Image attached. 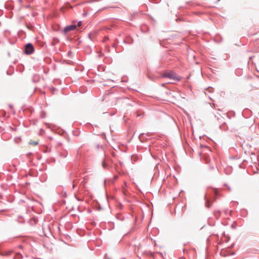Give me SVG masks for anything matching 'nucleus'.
I'll return each mask as SVG.
<instances>
[{
    "mask_svg": "<svg viewBox=\"0 0 259 259\" xmlns=\"http://www.w3.org/2000/svg\"><path fill=\"white\" fill-rule=\"evenodd\" d=\"M163 77L168 78L175 81H180L181 77L174 72H166L163 75Z\"/></svg>",
    "mask_w": 259,
    "mask_h": 259,
    "instance_id": "1",
    "label": "nucleus"
},
{
    "mask_svg": "<svg viewBox=\"0 0 259 259\" xmlns=\"http://www.w3.org/2000/svg\"><path fill=\"white\" fill-rule=\"evenodd\" d=\"M25 52L26 54H31L34 52V48L31 44H28L26 45Z\"/></svg>",
    "mask_w": 259,
    "mask_h": 259,
    "instance_id": "2",
    "label": "nucleus"
},
{
    "mask_svg": "<svg viewBox=\"0 0 259 259\" xmlns=\"http://www.w3.org/2000/svg\"><path fill=\"white\" fill-rule=\"evenodd\" d=\"M76 28V25L73 24V25H69L64 28V32L65 33H67L69 31L75 30Z\"/></svg>",
    "mask_w": 259,
    "mask_h": 259,
    "instance_id": "3",
    "label": "nucleus"
},
{
    "mask_svg": "<svg viewBox=\"0 0 259 259\" xmlns=\"http://www.w3.org/2000/svg\"><path fill=\"white\" fill-rule=\"evenodd\" d=\"M29 144L30 145L36 146V145H37L38 144V142H30Z\"/></svg>",
    "mask_w": 259,
    "mask_h": 259,
    "instance_id": "4",
    "label": "nucleus"
},
{
    "mask_svg": "<svg viewBox=\"0 0 259 259\" xmlns=\"http://www.w3.org/2000/svg\"><path fill=\"white\" fill-rule=\"evenodd\" d=\"M206 202H207V204H206V206L207 207H209L210 206V204H209V200L208 199H207L206 200Z\"/></svg>",
    "mask_w": 259,
    "mask_h": 259,
    "instance_id": "5",
    "label": "nucleus"
},
{
    "mask_svg": "<svg viewBox=\"0 0 259 259\" xmlns=\"http://www.w3.org/2000/svg\"><path fill=\"white\" fill-rule=\"evenodd\" d=\"M81 24H82V22H81V21H79V22L78 23V24H77V26H78V27H79V26H80L81 25Z\"/></svg>",
    "mask_w": 259,
    "mask_h": 259,
    "instance_id": "6",
    "label": "nucleus"
},
{
    "mask_svg": "<svg viewBox=\"0 0 259 259\" xmlns=\"http://www.w3.org/2000/svg\"><path fill=\"white\" fill-rule=\"evenodd\" d=\"M102 165L104 167H105L106 166V164H105V162H102Z\"/></svg>",
    "mask_w": 259,
    "mask_h": 259,
    "instance_id": "7",
    "label": "nucleus"
},
{
    "mask_svg": "<svg viewBox=\"0 0 259 259\" xmlns=\"http://www.w3.org/2000/svg\"><path fill=\"white\" fill-rule=\"evenodd\" d=\"M217 193L218 192L217 191H215V194L217 195Z\"/></svg>",
    "mask_w": 259,
    "mask_h": 259,
    "instance_id": "8",
    "label": "nucleus"
},
{
    "mask_svg": "<svg viewBox=\"0 0 259 259\" xmlns=\"http://www.w3.org/2000/svg\"><path fill=\"white\" fill-rule=\"evenodd\" d=\"M17 255L18 256H19V257L21 256V255H20V254H18Z\"/></svg>",
    "mask_w": 259,
    "mask_h": 259,
    "instance_id": "9",
    "label": "nucleus"
}]
</instances>
